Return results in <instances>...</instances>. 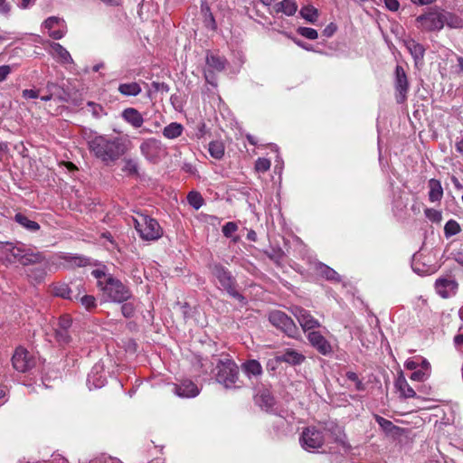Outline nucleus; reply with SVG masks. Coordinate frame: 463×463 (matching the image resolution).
Here are the masks:
<instances>
[{
    "label": "nucleus",
    "instance_id": "f257e3e1",
    "mask_svg": "<svg viewBox=\"0 0 463 463\" xmlns=\"http://www.w3.org/2000/svg\"><path fill=\"white\" fill-rule=\"evenodd\" d=\"M88 144L90 152L103 162L115 161L126 151L124 142L118 137L95 136L89 140Z\"/></svg>",
    "mask_w": 463,
    "mask_h": 463
},
{
    "label": "nucleus",
    "instance_id": "f03ea898",
    "mask_svg": "<svg viewBox=\"0 0 463 463\" xmlns=\"http://www.w3.org/2000/svg\"><path fill=\"white\" fill-rule=\"evenodd\" d=\"M43 259L40 252H33L24 245L0 242V260L5 264L19 262L23 265H29L41 262Z\"/></svg>",
    "mask_w": 463,
    "mask_h": 463
},
{
    "label": "nucleus",
    "instance_id": "7ed1b4c3",
    "mask_svg": "<svg viewBox=\"0 0 463 463\" xmlns=\"http://www.w3.org/2000/svg\"><path fill=\"white\" fill-rule=\"evenodd\" d=\"M105 301L123 303L132 298L129 288L116 278H109L107 284L100 289Z\"/></svg>",
    "mask_w": 463,
    "mask_h": 463
},
{
    "label": "nucleus",
    "instance_id": "20e7f679",
    "mask_svg": "<svg viewBox=\"0 0 463 463\" xmlns=\"http://www.w3.org/2000/svg\"><path fill=\"white\" fill-rule=\"evenodd\" d=\"M133 221L136 230L145 241H156L163 235L160 224L148 215L138 214Z\"/></svg>",
    "mask_w": 463,
    "mask_h": 463
},
{
    "label": "nucleus",
    "instance_id": "39448f33",
    "mask_svg": "<svg viewBox=\"0 0 463 463\" xmlns=\"http://www.w3.org/2000/svg\"><path fill=\"white\" fill-rule=\"evenodd\" d=\"M442 9L439 7H431L416 18V26L422 32H439L443 28Z\"/></svg>",
    "mask_w": 463,
    "mask_h": 463
},
{
    "label": "nucleus",
    "instance_id": "423d86ee",
    "mask_svg": "<svg viewBox=\"0 0 463 463\" xmlns=\"http://www.w3.org/2000/svg\"><path fill=\"white\" fill-rule=\"evenodd\" d=\"M238 375V366L231 360L221 362L217 365L216 380L227 388L232 387L236 383Z\"/></svg>",
    "mask_w": 463,
    "mask_h": 463
},
{
    "label": "nucleus",
    "instance_id": "0eeeda50",
    "mask_svg": "<svg viewBox=\"0 0 463 463\" xmlns=\"http://www.w3.org/2000/svg\"><path fill=\"white\" fill-rule=\"evenodd\" d=\"M269 320L274 326L280 329L289 337H295L298 332L294 321L282 311L275 310L270 312Z\"/></svg>",
    "mask_w": 463,
    "mask_h": 463
},
{
    "label": "nucleus",
    "instance_id": "6e6552de",
    "mask_svg": "<svg viewBox=\"0 0 463 463\" xmlns=\"http://www.w3.org/2000/svg\"><path fill=\"white\" fill-rule=\"evenodd\" d=\"M299 441L304 449L310 451L320 449L325 442V438L319 430L307 427L302 431Z\"/></svg>",
    "mask_w": 463,
    "mask_h": 463
},
{
    "label": "nucleus",
    "instance_id": "1a4fd4ad",
    "mask_svg": "<svg viewBox=\"0 0 463 463\" xmlns=\"http://www.w3.org/2000/svg\"><path fill=\"white\" fill-rule=\"evenodd\" d=\"M291 312L298 319L299 325L305 332L320 326L319 321L316 319L308 310L298 306H294L291 308Z\"/></svg>",
    "mask_w": 463,
    "mask_h": 463
},
{
    "label": "nucleus",
    "instance_id": "9d476101",
    "mask_svg": "<svg viewBox=\"0 0 463 463\" xmlns=\"http://www.w3.org/2000/svg\"><path fill=\"white\" fill-rule=\"evenodd\" d=\"M43 26L48 31L49 36L54 40H60L67 33L66 22L60 17H48Z\"/></svg>",
    "mask_w": 463,
    "mask_h": 463
},
{
    "label": "nucleus",
    "instance_id": "9b49d317",
    "mask_svg": "<svg viewBox=\"0 0 463 463\" xmlns=\"http://www.w3.org/2000/svg\"><path fill=\"white\" fill-rule=\"evenodd\" d=\"M12 363L14 368L21 373L30 370L34 365L33 355L23 347L16 348L12 357Z\"/></svg>",
    "mask_w": 463,
    "mask_h": 463
},
{
    "label": "nucleus",
    "instance_id": "f8f14e48",
    "mask_svg": "<svg viewBox=\"0 0 463 463\" xmlns=\"http://www.w3.org/2000/svg\"><path fill=\"white\" fill-rule=\"evenodd\" d=\"M394 85L397 92L396 100L399 104H402L406 100L409 90V82L403 68L400 65H397L395 69Z\"/></svg>",
    "mask_w": 463,
    "mask_h": 463
},
{
    "label": "nucleus",
    "instance_id": "ddd939ff",
    "mask_svg": "<svg viewBox=\"0 0 463 463\" xmlns=\"http://www.w3.org/2000/svg\"><path fill=\"white\" fill-rule=\"evenodd\" d=\"M458 284L454 279L439 278L435 282L436 292L443 298L456 295Z\"/></svg>",
    "mask_w": 463,
    "mask_h": 463
},
{
    "label": "nucleus",
    "instance_id": "4468645a",
    "mask_svg": "<svg viewBox=\"0 0 463 463\" xmlns=\"http://www.w3.org/2000/svg\"><path fill=\"white\" fill-rule=\"evenodd\" d=\"M48 52L61 64L67 65L73 63L70 52L60 43L47 42Z\"/></svg>",
    "mask_w": 463,
    "mask_h": 463
},
{
    "label": "nucleus",
    "instance_id": "2eb2a0df",
    "mask_svg": "<svg viewBox=\"0 0 463 463\" xmlns=\"http://www.w3.org/2000/svg\"><path fill=\"white\" fill-rule=\"evenodd\" d=\"M172 392L181 398H194L200 392L197 385L190 380H184L179 384H173Z\"/></svg>",
    "mask_w": 463,
    "mask_h": 463
},
{
    "label": "nucleus",
    "instance_id": "dca6fc26",
    "mask_svg": "<svg viewBox=\"0 0 463 463\" xmlns=\"http://www.w3.org/2000/svg\"><path fill=\"white\" fill-rule=\"evenodd\" d=\"M307 339L311 345L320 354L326 355L332 352L330 343L317 331H311L307 335Z\"/></svg>",
    "mask_w": 463,
    "mask_h": 463
},
{
    "label": "nucleus",
    "instance_id": "f3484780",
    "mask_svg": "<svg viewBox=\"0 0 463 463\" xmlns=\"http://www.w3.org/2000/svg\"><path fill=\"white\" fill-rule=\"evenodd\" d=\"M403 43L412 56L415 65L418 66L419 64H421L425 55V48L411 38L404 40Z\"/></svg>",
    "mask_w": 463,
    "mask_h": 463
},
{
    "label": "nucleus",
    "instance_id": "a211bd4d",
    "mask_svg": "<svg viewBox=\"0 0 463 463\" xmlns=\"http://www.w3.org/2000/svg\"><path fill=\"white\" fill-rule=\"evenodd\" d=\"M213 274L219 280L221 286L228 291L234 286V279L231 273L221 265H214L213 267Z\"/></svg>",
    "mask_w": 463,
    "mask_h": 463
},
{
    "label": "nucleus",
    "instance_id": "6ab92c4d",
    "mask_svg": "<svg viewBox=\"0 0 463 463\" xmlns=\"http://www.w3.org/2000/svg\"><path fill=\"white\" fill-rule=\"evenodd\" d=\"M106 377L100 364H95L87 378L89 388H101L105 385Z\"/></svg>",
    "mask_w": 463,
    "mask_h": 463
},
{
    "label": "nucleus",
    "instance_id": "aec40b11",
    "mask_svg": "<svg viewBox=\"0 0 463 463\" xmlns=\"http://www.w3.org/2000/svg\"><path fill=\"white\" fill-rule=\"evenodd\" d=\"M216 6L214 5L213 7L209 5L207 2L202 3L201 5V14L203 16V22L206 28L215 31L217 29L216 24V16L217 14L214 13L213 9Z\"/></svg>",
    "mask_w": 463,
    "mask_h": 463
},
{
    "label": "nucleus",
    "instance_id": "412c9836",
    "mask_svg": "<svg viewBox=\"0 0 463 463\" xmlns=\"http://www.w3.org/2000/svg\"><path fill=\"white\" fill-rule=\"evenodd\" d=\"M298 11V5L294 0H282L271 6V14H283L288 16L294 15Z\"/></svg>",
    "mask_w": 463,
    "mask_h": 463
},
{
    "label": "nucleus",
    "instance_id": "4be33fe9",
    "mask_svg": "<svg viewBox=\"0 0 463 463\" xmlns=\"http://www.w3.org/2000/svg\"><path fill=\"white\" fill-rule=\"evenodd\" d=\"M225 59L214 55L209 54L206 57V64L208 71H205V79L211 84H213V81L210 80V73L213 71H222L225 68Z\"/></svg>",
    "mask_w": 463,
    "mask_h": 463
},
{
    "label": "nucleus",
    "instance_id": "5701e85b",
    "mask_svg": "<svg viewBox=\"0 0 463 463\" xmlns=\"http://www.w3.org/2000/svg\"><path fill=\"white\" fill-rule=\"evenodd\" d=\"M58 258L64 262L61 263L64 268L85 267L90 264V260L80 255L61 254Z\"/></svg>",
    "mask_w": 463,
    "mask_h": 463
},
{
    "label": "nucleus",
    "instance_id": "b1692460",
    "mask_svg": "<svg viewBox=\"0 0 463 463\" xmlns=\"http://www.w3.org/2000/svg\"><path fill=\"white\" fill-rule=\"evenodd\" d=\"M281 363H286L290 365H298L301 364L306 357L303 354L298 351L288 348L284 352L279 354Z\"/></svg>",
    "mask_w": 463,
    "mask_h": 463
},
{
    "label": "nucleus",
    "instance_id": "393cba45",
    "mask_svg": "<svg viewBox=\"0 0 463 463\" xmlns=\"http://www.w3.org/2000/svg\"><path fill=\"white\" fill-rule=\"evenodd\" d=\"M121 117L135 128H140L144 123L143 116L134 108L125 109L121 113Z\"/></svg>",
    "mask_w": 463,
    "mask_h": 463
},
{
    "label": "nucleus",
    "instance_id": "a878e982",
    "mask_svg": "<svg viewBox=\"0 0 463 463\" xmlns=\"http://www.w3.org/2000/svg\"><path fill=\"white\" fill-rule=\"evenodd\" d=\"M77 292L74 295V300L80 301V304L89 311L97 307L96 298L91 295H86L81 284L75 286Z\"/></svg>",
    "mask_w": 463,
    "mask_h": 463
},
{
    "label": "nucleus",
    "instance_id": "bb28decb",
    "mask_svg": "<svg viewBox=\"0 0 463 463\" xmlns=\"http://www.w3.org/2000/svg\"><path fill=\"white\" fill-rule=\"evenodd\" d=\"M161 148V142L156 138H149L144 141L140 149L142 154L147 158L152 160Z\"/></svg>",
    "mask_w": 463,
    "mask_h": 463
},
{
    "label": "nucleus",
    "instance_id": "cd10ccee",
    "mask_svg": "<svg viewBox=\"0 0 463 463\" xmlns=\"http://www.w3.org/2000/svg\"><path fill=\"white\" fill-rule=\"evenodd\" d=\"M241 369L243 373L249 377H259L262 374V366L259 361L251 359L242 364Z\"/></svg>",
    "mask_w": 463,
    "mask_h": 463
},
{
    "label": "nucleus",
    "instance_id": "c85d7f7f",
    "mask_svg": "<svg viewBox=\"0 0 463 463\" xmlns=\"http://www.w3.org/2000/svg\"><path fill=\"white\" fill-rule=\"evenodd\" d=\"M76 292L75 287L72 288L65 283L56 284L52 288V294L64 299L74 300Z\"/></svg>",
    "mask_w": 463,
    "mask_h": 463
},
{
    "label": "nucleus",
    "instance_id": "c756f323",
    "mask_svg": "<svg viewBox=\"0 0 463 463\" xmlns=\"http://www.w3.org/2000/svg\"><path fill=\"white\" fill-rule=\"evenodd\" d=\"M429 200L431 203L439 202L443 197V189L441 184L437 179H430L429 181Z\"/></svg>",
    "mask_w": 463,
    "mask_h": 463
},
{
    "label": "nucleus",
    "instance_id": "7c9ffc66",
    "mask_svg": "<svg viewBox=\"0 0 463 463\" xmlns=\"http://www.w3.org/2000/svg\"><path fill=\"white\" fill-rule=\"evenodd\" d=\"M395 387L399 390L401 395L404 398L416 397L415 391L410 386V384L402 375H400L396 380Z\"/></svg>",
    "mask_w": 463,
    "mask_h": 463
},
{
    "label": "nucleus",
    "instance_id": "2f4dec72",
    "mask_svg": "<svg viewBox=\"0 0 463 463\" xmlns=\"http://www.w3.org/2000/svg\"><path fill=\"white\" fill-rule=\"evenodd\" d=\"M375 420L383 430L389 435H396L400 432V428L395 426L391 420L379 415H375Z\"/></svg>",
    "mask_w": 463,
    "mask_h": 463
},
{
    "label": "nucleus",
    "instance_id": "473e14b6",
    "mask_svg": "<svg viewBox=\"0 0 463 463\" xmlns=\"http://www.w3.org/2000/svg\"><path fill=\"white\" fill-rule=\"evenodd\" d=\"M118 91L124 96H137L141 93V87L137 82L122 83L118 86Z\"/></svg>",
    "mask_w": 463,
    "mask_h": 463
},
{
    "label": "nucleus",
    "instance_id": "72a5a7b5",
    "mask_svg": "<svg viewBox=\"0 0 463 463\" xmlns=\"http://www.w3.org/2000/svg\"><path fill=\"white\" fill-rule=\"evenodd\" d=\"M442 24L443 26L446 24L450 28H461L463 26V21L457 15L445 11L442 9Z\"/></svg>",
    "mask_w": 463,
    "mask_h": 463
},
{
    "label": "nucleus",
    "instance_id": "f704fd0d",
    "mask_svg": "<svg viewBox=\"0 0 463 463\" xmlns=\"http://www.w3.org/2000/svg\"><path fill=\"white\" fill-rule=\"evenodd\" d=\"M184 128L181 124L173 122L163 129V135L168 139H174L180 137L183 133Z\"/></svg>",
    "mask_w": 463,
    "mask_h": 463
},
{
    "label": "nucleus",
    "instance_id": "c9c22d12",
    "mask_svg": "<svg viewBox=\"0 0 463 463\" xmlns=\"http://www.w3.org/2000/svg\"><path fill=\"white\" fill-rule=\"evenodd\" d=\"M14 219L20 225L29 231L36 232L40 229V225L36 222L29 220L22 213L15 214Z\"/></svg>",
    "mask_w": 463,
    "mask_h": 463
},
{
    "label": "nucleus",
    "instance_id": "e433bc0d",
    "mask_svg": "<svg viewBox=\"0 0 463 463\" xmlns=\"http://www.w3.org/2000/svg\"><path fill=\"white\" fill-rule=\"evenodd\" d=\"M317 270L328 280L338 281L340 279L337 272L325 264L319 263L317 267Z\"/></svg>",
    "mask_w": 463,
    "mask_h": 463
},
{
    "label": "nucleus",
    "instance_id": "4c0bfd02",
    "mask_svg": "<svg viewBox=\"0 0 463 463\" xmlns=\"http://www.w3.org/2000/svg\"><path fill=\"white\" fill-rule=\"evenodd\" d=\"M300 15L307 22L315 24L318 18V11L312 5H307L300 9Z\"/></svg>",
    "mask_w": 463,
    "mask_h": 463
},
{
    "label": "nucleus",
    "instance_id": "58836bf2",
    "mask_svg": "<svg viewBox=\"0 0 463 463\" xmlns=\"http://www.w3.org/2000/svg\"><path fill=\"white\" fill-rule=\"evenodd\" d=\"M208 151L215 159H221L224 156V146L220 141H212L209 144Z\"/></svg>",
    "mask_w": 463,
    "mask_h": 463
},
{
    "label": "nucleus",
    "instance_id": "ea45409f",
    "mask_svg": "<svg viewBox=\"0 0 463 463\" xmlns=\"http://www.w3.org/2000/svg\"><path fill=\"white\" fill-rule=\"evenodd\" d=\"M256 402L261 407L266 410L271 408L273 405V398L270 395V393L268 391H265L261 392L260 394H258L255 398Z\"/></svg>",
    "mask_w": 463,
    "mask_h": 463
},
{
    "label": "nucleus",
    "instance_id": "a19ab883",
    "mask_svg": "<svg viewBox=\"0 0 463 463\" xmlns=\"http://www.w3.org/2000/svg\"><path fill=\"white\" fill-rule=\"evenodd\" d=\"M91 275L97 279V286L99 290L107 284L109 278H113L111 274L106 273L103 269H96L91 271Z\"/></svg>",
    "mask_w": 463,
    "mask_h": 463
},
{
    "label": "nucleus",
    "instance_id": "79ce46f5",
    "mask_svg": "<svg viewBox=\"0 0 463 463\" xmlns=\"http://www.w3.org/2000/svg\"><path fill=\"white\" fill-rule=\"evenodd\" d=\"M460 231V226L455 220H449L444 226V234L447 238L459 233Z\"/></svg>",
    "mask_w": 463,
    "mask_h": 463
},
{
    "label": "nucleus",
    "instance_id": "37998d69",
    "mask_svg": "<svg viewBox=\"0 0 463 463\" xmlns=\"http://www.w3.org/2000/svg\"><path fill=\"white\" fill-rule=\"evenodd\" d=\"M187 201L191 206L195 210H198L203 204V199L202 195L195 191H192L187 195Z\"/></svg>",
    "mask_w": 463,
    "mask_h": 463
},
{
    "label": "nucleus",
    "instance_id": "c03bdc74",
    "mask_svg": "<svg viewBox=\"0 0 463 463\" xmlns=\"http://www.w3.org/2000/svg\"><path fill=\"white\" fill-rule=\"evenodd\" d=\"M28 276L32 280L39 283L45 278L46 271L42 268H33L29 270Z\"/></svg>",
    "mask_w": 463,
    "mask_h": 463
},
{
    "label": "nucleus",
    "instance_id": "a18cd8bd",
    "mask_svg": "<svg viewBox=\"0 0 463 463\" xmlns=\"http://www.w3.org/2000/svg\"><path fill=\"white\" fill-rule=\"evenodd\" d=\"M124 304L121 306V312L122 315L127 317H132L136 312V305L133 301H125Z\"/></svg>",
    "mask_w": 463,
    "mask_h": 463
},
{
    "label": "nucleus",
    "instance_id": "49530a36",
    "mask_svg": "<svg viewBox=\"0 0 463 463\" xmlns=\"http://www.w3.org/2000/svg\"><path fill=\"white\" fill-rule=\"evenodd\" d=\"M55 338L57 342L61 345H67L71 341V335L68 330L65 329H55Z\"/></svg>",
    "mask_w": 463,
    "mask_h": 463
},
{
    "label": "nucleus",
    "instance_id": "de8ad7c7",
    "mask_svg": "<svg viewBox=\"0 0 463 463\" xmlns=\"http://www.w3.org/2000/svg\"><path fill=\"white\" fill-rule=\"evenodd\" d=\"M298 33L301 36L309 39V40H316L318 37V33L317 30L310 28V27H298Z\"/></svg>",
    "mask_w": 463,
    "mask_h": 463
},
{
    "label": "nucleus",
    "instance_id": "09e8293b",
    "mask_svg": "<svg viewBox=\"0 0 463 463\" xmlns=\"http://www.w3.org/2000/svg\"><path fill=\"white\" fill-rule=\"evenodd\" d=\"M337 434L335 437V442H337L344 449V451H348L351 449L350 444L347 441L346 435L339 429L337 430Z\"/></svg>",
    "mask_w": 463,
    "mask_h": 463
},
{
    "label": "nucleus",
    "instance_id": "8fccbe9b",
    "mask_svg": "<svg viewBox=\"0 0 463 463\" xmlns=\"http://www.w3.org/2000/svg\"><path fill=\"white\" fill-rule=\"evenodd\" d=\"M425 215L430 221L433 222H439L442 219L441 212L431 208L425 210Z\"/></svg>",
    "mask_w": 463,
    "mask_h": 463
},
{
    "label": "nucleus",
    "instance_id": "3c124183",
    "mask_svg": "<svg viewBox=\"0 0 463 463\" xmlns=\"http://www.w3.org/2000/svg\"><path fill=\"white\" fill-rule=\"evenodd\" d=\"M270 168V161L267 158H259L255 163L257 172L265 173Z\"/></svg>",
    "mask_w": 463,
    "mask_h": 463
},
{
    "label": "nucleus",
    "instance_id": "603ef678",
    "mask_svg": "<svg viewBox=\"0 0 463 463\" xmlns=\"http://www.w3.org/2000/svg\"><path fill=\"white\" fill-rule=\"evenodd\" d=\"M88 107L95 118H100L101 116L105 115L104 109L99 104L90 101L88 102Z\"/></svg>",
    "mask_w": 463,
    "mask_h": 463
},
{
    "label": "nucleus",
    "instance_id": "864d4df0",
    "mask_svg": "<svg viewBox=\"0 0 463 463\" xmlns=\"http://www.w3.org/2000/svg\"><path fill=\"white\" fill-rule=\"evenodd\" d=\"M238 230V225L233 222H229L222 227V233L225 237H231Z\"/></svg>",
    "mask_w": 463,
    "mask_h": 463
},
{
    "label": "nucleus",
    "instance_id": "5fc2aeb1",
    "mask_svg": "<svg viewBox=\"0 0 463 463\" xmlns=\"http://www.w3.org/2000/svg\"><path fill=\"white\" fill-rule=\"evenodd\" d=\"M429 375H430L429 372L422 371V370H417L411 373V379L412 381H416V382H424L425 380L428 379Z\"/></svg>",
    "mask_w": 463,
    "mask_h": 463
},
{
    "label": "nucleus",
    "instance_id": "6e6d98bb",
    "mask_svg": "<svg viewBox=\"0 0 463 463\" xmlns=\"http://www.w3.org/2000/svg\"><path fill=\"white\" fill-rule=\"evenodd\" d=\"M123 170L129 175H135L137 173V165L132 160H128Z\"/></svg>",
    "mask_w": 463,
    "mask_h": 463
},
{
    "label": "nucleus",
    "instance_id": "4d7b16f0",
    "mask_svg": "<svg viewBox=\"0 0 463 463\" xmlns=\"http://www.w3.org/2000/svg\"><path fill=\"white\" fill-rule=\"evenodd\" d=\"M71 325V319L67 317H61L59 320L58 327L59 329H65L68 330Z\"/></svg>",
    "mask_w": 463,
    "mask_h": 463
},
{
    "label": "nucleus",
    "instance_id": "13d9d810",
    "mask_svg": "<svg viewBox=\"0 0 463 463\" xmlns=\"http://www.w3.org/2000/svg\"><path fill=\"white\" fill-rule=\"evenodd\" d=\"M151 85H152V88L156 91H160V92H168L169 91V86L165 82L153 81L151 83Z\"/></svg>",
    "mask_w": 463,
    "mask_h": 463
},
{
    "label": "nucleus",
    "instance_id": "bf43d9fd",
    "mask_svg": "<svg viewBox=\"0 0 463 463\" xmlns=\"http://www.w3.org/2000/svg\"><path fill=\"white\" fill-rule=\"evenodd\" d=\"M279 364H281V361L279 354H277L274 358L267 362L266 366L268 370L274 371Z\"/></svg>",
    "mask_w": 463,
    "mask_h": 463
},
{
    "label": "nucleus",
    "instance_id": "052dcab7",
    "mask_svg": "<svg viewBox=\"0 0 463 463\" xmlns=\"http://www.w3.org/2000/svg\"><path fill=\"white\" fill-rule=\"evenodd\" d=\"M12 69L9 65L0 66V82L6 80L7 76L11 73Z\"/></svg>",
    "mask_w": 463,
    "mask_h": 463
},
{
    "label": "nucleus",
    "instance_id": "680f3d73",
    "mask_svg": "<svg viewBox=\"0 0 463 463\" xmlns=\"http://www.w3.org/2000/svg\"><path fill=\"white\" fill-rule=\"evenodd\" d=\"M228 294L230 296H232V298H234L235 299H237L239 302H241L242 305L245 304V298L240 294L235 288H234V286L229 289L228 291Z\"/></svg>",
    "mask_w": 463,
    "mask_h": 463
},
{
    "label": "nucleus",
    "instance_id": "e2e57ef3",
    "mask_svg": "<svg viewBox=\"0 0 463 463\" xmlns=\"http://www.w3.org/2000/svg\"><path fill=\"white\" fill-rule=\"evenodd\" d=\"M11 11V5L6 0H0V14L8 15Z\"/></svg>",
    "mask_w": 463,
    "mask_h": 463
},
{
    "label": "nucleus",
    "instance_id": "0e129e2a",
    "mask_svg": "<svg viewBox=\"0 0 463 463\" xmlns=\"http://www.w3.org/2000/svg\"><path fill=\"white\" fill-rule=\"evenodd\" d=\"M346 377H347L348 380H350L352 382H354L356 383V388L358 390L361 389L362 383H361V381H359L358 376H357V374L354 372H347L346 373Z\"/></svg>",
    "mask_w": 463,
    "mask_h": 463
},
{
    "label": "nucleus",
    "instance_id": "69168bd1",
    "mask_svg": "<svg viewBox=\"0 0 463 463\" xmlns=\"http://www.w3.org/2000/svg\"><path fill=\"white\" fill-rule=\"evenodd\" d=\"M23 97L26 99H36L39 97V91L34 90H24Z\"/></svg>",
    "mask_w": 463,
    "mask_h": 463
},
{
    "label": "nucleus",
    "instance_id": "338daca9",
    "mask_svg": "<svg viewBox=\"0 0 463 463\" xmlns=\"http://www.w3.org/2000/svg\"><path fill=\"white\" fill-rule=\"evenodd\" d=\"M454 343L457 346H461L463 345V334L461 335H457L455 337H454Z\"/></svg>",
    "mask_w": 463,
    "mask_h": 463
},
{
    "label": "nucleus",
    "instance_id": "774afa93",
    "mask_svg": "<svg viewBox=\"0 0 463 463\" xmlns=\"http://www.w3.org/2000/svg\"><path fill=\"white\" fill-rule=\"evenodd\" d=\"M456 149L458 153L463 155V136L462 138L456 143Z\"/></svg>",
    "mask_w": 463,
    "mask_h": 463
}]
</instances>
